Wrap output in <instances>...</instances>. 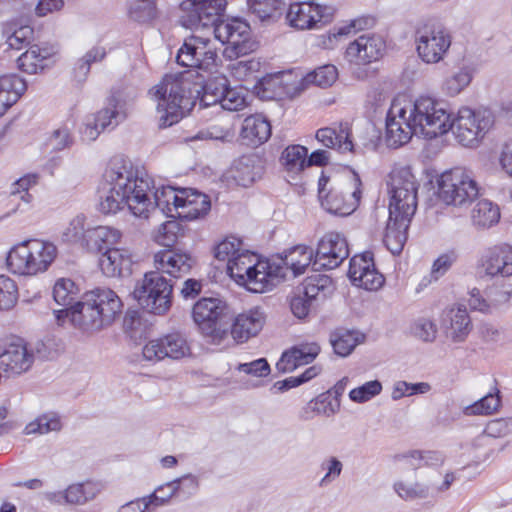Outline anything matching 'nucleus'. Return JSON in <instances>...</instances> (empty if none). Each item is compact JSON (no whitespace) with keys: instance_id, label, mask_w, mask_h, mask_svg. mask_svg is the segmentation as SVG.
I'll list each match as a JSON object with an SVG mask.
<instances>
[{"instance_id":"obj_51","label":"nucleus","mask_w":512,"mask_h":512,"mask_svg":"<svg viewBox=\"0 0 512 512\" xmlns=\"http://www.w3.org/2000/svg\"><path fill=\"white\" fill-rule=\"evenodd\" d=\"M332 288V279L329 276L315 275L306 279L303 295L313 301L320 295L325 297L327 293L332 291Z\"/></svg>"},{"instance_id":"obj_47","label":"nucleus","mask_w":512,"mask_h":512,"mask_svg":"<svg viewBox=\"0 0 512 512\" xmlns=\"http://www.w3.org/2000/svg\"><path fill=\"white\" fill-rule=\"evenodd\" d=\"M106 56V49L102 46H94L77 60L74 66V74L78 81H84L93 63L101 62Z\"/></svg>"},{"instance_id":"obj_8","label":"nucleus","mask_w":512,"mask_h":512,"mask_svg":"<svg viewBox=\"0 0 512 512\" xmlns=\"http://www.w3.org/2000/svg\"><path fill=\"white\" fill-rule=\"evenodd\" d=\"M173 283L159 271L144 274L133 290V296L144 309L156 315L165 314L172 304Z\"/></svg>"},{"instance_id":"obj_23","label":"nucleus","mask_w":512,"mask_h":512,"mask_svg":"<svg viewBox=\"0 0 512 512\" xmlns=\"http://www.w3.org/2000/svg\"><path fill=\"white\" fill-rule=\"evenodd\" d=\"M441 326L446 337L452 342H463L472 329L471 319L466 307L453 306L444 310Z\"/></svg>"},{"instance_id":"obj_49","label":"nucleus","mask_w":512,"mask_h":512,"mask_svg":"<svg viewBox=\"0 0 512 512\" xmlns=\"http://www.w3.org/2000/svg\"><path fill=\"white\" fill-rule=\"evenodd\" d=\"M182 482H187L188 486L195 491L198 487L196 477L192 475L184 476L183 478L173 480L158 487L153 494L150 495L152 499H160L159 504H165L171 499L180 489Z\"/></svg>"},{"instance_id":"obj_59","label":"nucleus","mask_w":512,"mask_h":512,"mask_svg":"<svg viewBox=\"0 0 512 512\" xmlns=\"http://www.w3.org/2000/svg\"><path fill=\"white\" fill-rule=\"evenodd\" d=\"M500 406V398L497 394H488L472 405L464 408L465 415H487L491 414Z\"/></svg>"},{"instance_id":"obj_7","label":"nucleus","mask_w":512,"mask_h":512,"mask_svg":"<svg viewBox=\"0 0 512 512\" xmlns=\"http://www.w3.org/2000/svg\"><path fill=\"white\" fill-rule=\"evenodd\" d=\"M495 116L489 109L462 107L455 118H449L450 130L456 140L465 147H477L491 130Z\"/></svg>"},{"instance_id":"obj_60","label":"nucleus","mask_w":512,"mask_h":512,"mask_svg":"<svg viewBox=\"0 0 512 512\" xmlns=\"http://www.w3.org/2000/svg\"><path fill=\"white\" fill-rule=\"evenodd\" d=\"M381 391V382L378 380H372L352 389L349 392V398L355 403H365L379 395Z\"/></svg>"},{"instance_id":"obj_22","label":"nucleus","mask_w":512,"mask_h":512,"mask_svg":"<svg viewBox=\"0 0 512 512\" xmlns=\"http://www.w3.org/2000/svg\"><path fill=\"white\" fill-rule=\"evenodd\" d=\"M194 10L189 15V22L194 32L213 34L214 27L222 20L219 16L224 11L226 0H193Z\"/></svg>"},{"instance_id":"obj_11","label":"nucleus","mask_w":512,"mask_h":512,"mask_svg":"<svg viewBox=\"0 0 512 512\" xmlns=\"http://www.w3.org/2000/svg\"><path fill=\"white\" fill-rule=\"evenodd\" d=\"M450 34L441 27L423 24L415 30L414 43L418 57L426 64H437L447 55L451 46Z\"/></svg>"},{"instance_id":"obj_33","label":"nucleus","mask_w":512,"mask_h":512,"mask_svg":"<svg viewBox=\"0 0 512 512\" xmlns=\"http://www.w3.org/2000/svg\"><path fill=\"white\" fill-rule=\"evenodd\" d=\"M240 136L249 145L262 144L271 136V125L261 114L250 115L243 121Z\"/></svg>"},{"instance_id":"obj_20","label":"nucleus","mask_w":512,"mask_h":512,"mask_svg":"<svg viewBox=\"0 0 512 512\" xmlns=\"http://www.w3.org/2000/svg\"><path fill=\"white\" fill-rule=\"evenodd\" d=\"M478 274L489 278L512 275V246L501 244L488 249L479 260Z\"/></svg>"},{"instance_id":"obj_56","label":"nucleus","mask_w":512,"mask_h":512,"mask_svg":"<svg viewBox=\"0 0 512 512\" xmlns=\"http://www.w3.org/2000/svg\"><path fill=\"white\" fill-rule=\"evenodd\" d=\"M180 230V224L176 220H169L162 223L153 232V239L159 245L171 247L176 243Z\"/></svg>"},{"instance_id":"obj_42","label":"nucleus","mask_w":512,"mask_h":512,"mask_svg":"<svg viewBox=\"0 0 512 512\" xmlns=\"http://www.w3.org/2000/svg\"><path fill=\"white\" fill-rule=\"evenodd\" d=\"M91 117L104 131L107 128H115L124 120L125 114L120 109L118 99L112 96L107 100L106 106Z\"/></svg>"},{"instance_id":"obj_43","label":"nucleus","mask_w":512,"mask_h":512,"mask_svg":"<svg viewBox=\"0 0 512 512\" xmlns=\"http://www.w3.org/2000/svg\"><path fill=\"white\" fill-rule=\"evenodd\" d=\"M257 255L243 249L239 254L229 260L227 264V272L229 276L239 285L244 281L245 276L248 274L255 262H258Z\"/></svg>"},{"instance_id":"obj_4","label":"nucleus","mask_w":512,"mask_h":512,"mask_svg":"<svg viewBox=\"0 0 512 512\" xmlns=\"http://www.w3.org/2000/svg\"><path fill=\"white\" fill-rule=\"evenodd\" d=\"M361 185V179L354 171L333 176L322 174L318 181L321 206L334 215H350L360 203Z\"/></svg>"},{"instance_id":"obj_44","label":"nucleus","mask_w":512,"mask_h":512,"mask_svg":"<svg viewBox=\"0 0 512 512\" xmlns=\"http://www.w3.org/2000/svg\"><path fill=\"white\" fill-rule=\"evenodd\" d=\"M62 428L60 417L55 413H45L29 422L24 428V434H47L58 432Z\"/></svg>"},{"instance_id":"obj_52","label":"nucleus","mask_w":512,"mask_h":512,"mask_svg":"<svg viewBox=\"0 0 512 512\" xmlns=\"http://www.w3.org/2000/svg\"><path fill=\"white\" fill-rule=\"evenodd\" d=\"M337 77V68L334 65L328 64L320 66L308 73L303 80L308 84H315L325 88L331 86L336 81Z\"/></svg>"},{"instance_id":"obj_36","label":"nucleus","mask_w":512,"mask_h":512,"mask_svg":"<svg viewBox=\"0 0 512 512\" xmlns=\"http://www.w3.org/2000/svg\"><path fill=\"white\" fill-rule=\"evenodd\" d=\"M97 485L92 482L70 485L64 492L49 493L47 498L60 502L64 499L69 504H84L86 501L93 499L98 493Z\"/></svg>"},{"instance_id":"obj_12","label":"nucleus","mask_w":512,"mask_h":512,"mask_svg":"<svg viewBox=\"0 0 512 512\" xmlns=\"http://www.w3.org/2000/svg\"><path fill=\"white\" fill-rule=\"evenodd\" d=\"M409 118L404 106V98H395L386 117V142L388 146L400 147L408 143L414 134L419 135Z\"/></svg>"},{"instance_id":"obj_1","label":"nucleus","mask_w":512,"mask_h":512,"mask_svg":"<svg viewBox=\"0 0 512 512\" xmlns=\"http://www.w3.org/2000/svg\"><path fill=\"white\" fill-rule=\"evenodd\" d=\"M153 188L154 181L144 168L128 159L114 157L107 164L99 185V210L115 214L127 206L135 217L147 219Z\"/></svg>"},{"instance_id":"obj_61","label":"nucleus","mask_w":512,"mask_h":512,"mask_svg":"<svg viewBox=\"0 0 512 512\" xmlns=\"http://www.w3.org/2000/svg\"><path fill=\"white\" fill-rule=\"evenodd\" d=\"M4 32L9 34L6 41L8 46L16 50H20L25 45L29 44L33 37V28L28 25H22L15 29L7 27Z\"/></svg>"},{"instance_id":"obj_32","label":"nucleus","mask_w":512,"mask_h":512,"mask_svg":"<svg viewBox=\"0 0 512 512\" xmlns=\"http://www.w3.org/2000/svg\"><path fill=\"white\" fill-rule=\"evenodd\" d=\"M315 137L323 146L337 149L341 153L352 152L354 148L347 124H340L338 128H320Z\"/></svg>"},{"instance_id":"obj_48","label":"nucleus","mask_w":512,"mask_h":512,"mask_svg":"<svg viewBox=\"0 0 512 512\" xmlns=\"http://www.w3.org/2000/svg\"><path fill=\"white\" fill-rule=\"evenodd\" d=\"M474 69L469 65L462 66L456 73L448 77L443 83V90L447 95L455 96L465 89L472 81Z\"/></svg>"},{"instance_id":"obj_62","label":"nucleus","mask_w":512,"mask_h":512,"mask_svg":"<svg viewBox=\"0 0 512 512\" xmlns=\"http://www.w3.org/2000/svg\"><path fill=\"white\" fill-rule=\"evenodd\" d=\"M241 251H243L242 241L238 238L230 237L226 238L215 247L214 255L219 261H227V264H229V260Z\"/></svg>"},{"instance_id":"obj_53","label":"nucleus","mask_w":512,"mask_h":512,"mask_svg":"<svg viewBox=\"0 0 512 512\" xmlns=\"http://www.w3.org/2000/svg\"><path fill=\"white\" fill-rule=\"evenodd\" d=\"M197 37L193 33L190 37L186 38L183 45L177 53V63L184 67L198 68L199 59L197 54Z\"/></svg>"},{"instance_id":"obj_41","label":"nucleus","mask_w":512,"mask_h":512,"mask_svg":"<svg viewBox=\"0 0 512 512\" xmlns=\"http://www.w3.org/2000/svg\"><path fill=\"white\" fill-rule=\"evenodd\" d=\"M197 37V54L199 60V69L211 71L217 65L218 54L211 35L206 33L194 32Z\"/></svg>"},{"instance_id":"obj_35","label":"nucleus","mask_w":512,"mask_h":512,"mask_svg":"<svg viewBox=\"0 0 512 512\" xmlns=\"http://www.w3.org/2000/svg\"><path fill=\"white\" fill-rule=\"evenodd\" d=\"M26 90L25 81L17 75L0 76V116L15 104Z\"/></svg>"},{"instance_id":"obj_31","label":"nucleus","mask_w":512,"mask_h":512,"mask_svg":"<svg viewBox=\"0 0 512 512\" xmlns=\"http://www.w3.org/2000/svg\"><path fill=\"white\" fill-rule=\"evenodd\" d=\"M132 255L127 249L108 248L99 258V267L108 277L121 276L122 272L129 270Z\"/></svg>"},{"instance_id":"obj_37","label":"nucleus","mask_w":512,"mask_h":512,"mask_svg":"<svg viewBox=\"0 0 512 512\" xmlns=\"http://www.w3.org/2000/svg\"><path fill=\"white\" fill-rule=\"evenodd\" d=\"M53 47L41 48L38 45H32L18 58V67L28 74H36L43 70L45 61L54 54Z\"/></svg>"},{"instance_id":"obj_16","label":"nucleus","mask_w":512,"mask_h":512,"mask_svg":"<svg viewBox=\"0 0 512 512\" xmlns=\"http://www.w3.org/2000/svg\"><path fill=\"white\" fill-rule=\"evenodd\" d=\"M332 14L331 7L303 1L290 4L286 19L291 27L305 30L314 28L321 21H329Z\"/></svg>"},{"instance_id":"obj_38","label":"nucleus","mask_w":512,"mask_h":512,"mask_svg":"<svg viewBox=\"0 0 512 512\" xmlns=\"http://www.w3.org/2000/svg\"><path fill=\"white\" fill-rule=\"evenodd\" d=\"M365 339L364 334L356 330L336 329L330 334V343L334 352L341 356L346 357L355 349V347L362 343Z\"/></svg>"},{"instance_id":"obj_34","label":"nucleus","mask_w":512,"mask_h":512,"mask_svg":"<svg viewBox=\"0 0 512 512\" xmlns=\"http://www.w3.org/2000/svg\"><path fill=\"white\" fill-rule=\"evenodd\" d=\"M181 189H175L172 186H161L152 189L151 204L152 207L147 211V218L150 213L156 208H159L162 213L175 217L178 204H180Z\"/></svg>"},{"instance_id":"obj_45","label":"nucleus","mask_w":512,"mask_h":512,"mask_svg":"<svg viewBox=\"0 0 512 512\" xmlns=\"http://www.w3.org/2000/svg\"><path fill=\"white\" fill-rule=\"evenodd\" d=\"M308 150L302 145H290L283 152L280 157L282 165L287 171L298 173L307 166Z\"/></svg>"},{"instance_id":"obj_9","label":"nucleus","mask_w":512,"mask_h":512,"mask_svg":"<svg viewBox=\"0 0 512 512\" xmlns=\"http://www.w3.org/2000/svg\"><path fill=\"white\" fill-rule=\"evenodd\" d=\"M214 40L226 45L223 54L232 60L247 55L257 48L248 22L232 17L222 19L213 30Z\"/></svg>"},{"instance_id":"obj_14","label":"nucleus","mask_w":512,"mask_h":512,"mask_svg":"<svg viewBox=\"0 0 512 512\" xmlns=\"http://www.w3.org/2000/svg\"><path fill=\"white\" fill-rule=\"evenodd\" d=\"M349 256L347 240L339 233H328L324 235L317 246L313 266L319 268H337Z\"/></svg>"},{"instance_id":"obj_6","label":"nucleus","mask_w":512,"mask_h":512,"mask_svg":"<svg viewBox=\"0 0 512 512\" xmlns=\"http://www.w3.org/2000/svg\"><path fill=\"white\" fill-rule=\"evenodd\" d=\"M404 106L419 135L432 139L450 131V113L444 102L430 96H420L414 101L404 98Z\"/></svg>"},{"instance_id":"obj_39","label":"nucleus","mask_w":512,"mask_h":512,"mask_svg":"<svg viewBox=\"0 0 512 512\" xmlns=\"http://www.w3.org/2000/svg\"><path fill=\"white\" fill-rule=\"evenodd\" d=\"M500 209L497 204L487 199L479 200L471 210V220L480 229L490 228L498 223Z\"/></svg>"},{"instance_id":"obj_10","label":"nucleus","mask_w":512,"mask_h":512,"mask_svg":"<svg viewBox=\"0 0 512 512\" xmlns=\"http://www.w3.org/2000/svg\"><path fill=\"white\" fill-rule=\"evenodd\" d=\"M478 193L472 172L461 167L445 171L438 180V196L448 205L463 206L473 201Z\"/></svg>"},{"instance_id":"obj_19","label":"nucleus","mask_w":512,"mask_h":512,"mask_svg":"<svg viewBox=\"0 0 512 512\" xmlns=\"http://www.w3.org/2000/svg\"><path fill=\"white\" fill-rule=\"evenodd\" d=\"M55 315L59 323H64L68 319L74 327L83 331H97L104 328L99 314L95 312L86 294L81 301L70 308L55 311Z\"/></svg>"},{"instance_id":"obj_25","label":"nucleus","mask_w":512,"mask_h":512,"mask_svg":"<svg viewBox=\"0 0 512 512\" xmlns=\"http://www.w3.org/2000/svg\"><path fill=\"white\" fill-rule=\"evenodd\" d=\"M194 260L188 253L175 250H162L154 255L155 271L162 275L166 273L174 278H181L188 274Z\"/></svg>"},{"instance_id":"obj_29","label":"nucleus","mask_w":512,"mask_h":512,"mask_svg":"<svg viewBox=\"0 0 512 512\" xmlns=\"http://www.w3.org/2000/svg\"><path fill=\"white\" fill-rule=\"evenodd\" d=\"M314 253L313 250L304 245H298L290 249L284 257L275 260L276 265L283 269V279L289 272L293 277L305 273L306 269L311 265Z\"/></svg>"},{"instance_id":"obj_40","label":"nucleus","mask_w":512,"mask_h":512,"mask_svg":"<svg viewBox=\"0 0 512 512\" xmlns=\"http://www.w3.org/2000/svg\"><path fill=\"white\" fill-rule=\"evenodd\" d=\"M122 237V233L113 227L98 226L92 229H87L86 243L92 248L101 251L104 247L113 248Z\"/></svg>"},{"instance_id":"obj_30","label":"nucleus","mask_w":512,"mask_h":512,"mask_svg":"<svg viewBox=\"0 0 512 512\" xmlns=\"http://www.w3.org/2000/svg\"><path fill=\"white\" fill-rule=\"evenodd\" d=\"M320 347L316 343H306L295 346L282 354L276 364L278 371L286 373L298 366L311 363L319 354Z\"/></svg>"},{"instance_id":"obj_18","label":"nucleus","mask_w":512,"mask_h":512,"mask_svg":"<svg viewBox=\"0 0 512 512\" xmlns=\"http://www.w3.org/2000/svg\"><path fill=\"white\" fill-rule=\"evenodd\" d=\"M385 41L375 34H363L350 42L346 48V59L356 65H367L378 61L385 52Z\"/></svg>"},{"instance_id":"obj_2","label":"nucleus","mask_w":512,"mask_h":512,"mask_svg":"<svg viewBox=\"0 0 512 512\" xmlns=\"http://www.w3.org/2000/svg\"><path fill=\"white\" fill-rule=\"evenodd\" d=\"M389 177V218L383 242L393 255H398L407 241V231L417 209L419 182L410 166H396Z\"/></svg>"},{"instance_id":"obj_54","label":"nucleus","mask_w":512,"mask_h":512,"mask_svg":"<svg viewBox=\"0 0 512 512\" xmlns=\"http://www.w3.org/2000/svg\"><path fill=\"white\" fill-rule=\"evenodd\" d=\"M393 488L397 495L405 501L424 499L429 495L428 486L419 482L405 483L397 481L394 483Z\"/></svg>"},{"instance_id":"obj_26","label":"nucleus","mask_w":512,"mask_h":512,"mask_svg":"<svg viewBox=\"0 0 512 512\" xmlns=\"http://www.w3.org/2000/svg\"><path fill=\"white\" fill-rule=\"evenodd\" d=\"M264 323L265 315L260 308L249 309L235 317L231 328V335L236 342L244 343L258 335Z\"/></svg>"},{"instance_id":"obj_15","label":"nucleus","mask_w":512,"mask_h":512,"mask_svg":"<svg viewBox=\"0 0 512 512\" xmlns=\"http://www.w3.org/2000/svg\"><path fill=\"white\" fill-rule=\"evenodd\" d=\"M34 355L21 338H11L0 347V367L11 375L26 372L33 364Z\"/></svg>"},{"instance_id":"obj_3","label":"nucleus","mask_w":512,"mask_h":512,"mask_svg":"<svg viewBox=\"0 0 512 512\" xmlns=\"http://www.w3.org/2000/svg\"><path fill=\"white\" fill-rule=\"evenodd\" d=\"M150 93L157 101L160 126L169 127L188 114L196 104L191 82L182 74L166 75Z\"/></svg>"},{"instance_id":"obj_17","label":"nucleus","mask_w":512,"mask_h":512,"mask_svg":"<svg viewBox=\"0 0 512 512\" xmlns=\"http://www.w3.org/2000/svg\"><path fill=\"white\" fill-rule=\"evenodd\" d=\"M225 309L224 303L217 298H202L195 303L192 317L202 334L212 337L220 334L219 322Z\"/></svg>"},{"instance_id":"obj_58","label":"nucleus","mask_w":512,"mask_h":512,"mask_svg":"<svg viewBox=\"0 0 512 512\" xmlns=\"http://www.w3.org/2000/svg\"><path fill=\"white\" fill-rule=\"evenodd\" d=\"M374 266L373 256L370 252L355 255L350 260L348 276L354 284Z\"/></svg>"},{"instance_id":"obj_28","label":"nucleus","mask_w":512,"mask_h":512,"mask_svg":"<svg viewBox=\"0 0 512 512\" xmlns=\"http://www.w3.org/2000/svg\"><path fill=\"white\" fill-rule=\"evenodd\" d=\"M512 433V420L505 418H498L489 421L486 424L484 431L479 434L472 442V447L478 451L483 450L478 455L479 458L489 457L494 449L492 446V440L496 438H502Z\"/></svg>"},{"instance_id":"obj_21","label":"nucleus","mask_w":512,"mask_h":512,"mask_svg":"<svg viewBox=\"0 0 512 512\" xmlns=\"http://www.w3.org/2000/svg\"><path fill=\"white\" fill-rule=\"evenodd\" d=\"M189 346L180 334H169L163 338L148 342L142 349L143 358L157 362L166 357L180 359L189 354Z\"/></svg>"},{"instance_id":"obj_46","label":"nucleus","mask_w":512,"mask_h":512,"mask_svg":"<svg viewBox=\"0 0 512 512\" xmlns=\"http://www.w3.org/2000/svg\"><path fill=\"white\" fill-rule=\"evenodd\" d=\"M228 79L224 75H217L203 86L204 94L200 100L205 106L219 104L227 88Z\"/></svg>"},{"instance_id":"obj_64","label":"nucleus","mask_w":512,"mask_h":512,"mask_svg":"<svg viewBox=\"0 0 512 512\" xmlns=\"http://www.w3.org/2000/svg\"><path fill=\"white\" fill-rule=\"evenodd\" d=\"M282 5L283 0H249L250 9L261 20L273 17Z\"/></svg>"},{"instance_id":"obj_50","label":"nucleus","mask_w":512,"mask_h":512,"mask_svg":"<svg viewBox=\"0 0 512 512\" xmlns=\"http://www.w3.org/2000/svg\"><path fill=\"white\" fill-rule=\"evenodd\" d=\"M78 289L71 279H58L53 287V298L57 304L64 308H70L75 303Z\"/></svg>"},{"instance_id":"obj_57","label":"nucleus","mask_w":512,"mask_h":512,"mask_svg":"<svg viewBox=\"0 0 512 512\" xmlns=\"http://www.w3.org/2000/svg\"><path fill=\"white\" fill-rule=\"evenodd\" d=\"M18 300V288L14 280L0 275V310L12 309Z\"/></svg>"},{"instance_id":"obj_13","label":"nucleus","mask_w":512,"mask_h":512,"mask_svg":"<svg viewBox=\"0 0 512 512\" xmlns=\"http://www.w3.org/2000/svg\"><path fill=\"white\" fill-rule=\"evenodd\" d=\"M283 268L275 260L260 259L252 266L239 285L253 293L271 291L283 280Z\"/></svg>"},{"instance_id":"obj_63","label":"nucleus","mask_w":512,"mask_h":512,"mask_svg":"<svg viewBox=\"0 0 512 512\" xmlns=\"http://www.w3.org/2000/svg\"><path fill=\"white\" fill-rule=\"evenodd\" d=\"M430 388V385L426 382L408 383L406 381H397L393 386L391 397L393 400H399L404 396L425 394Z\"/></svg>"},{"instance_id":"obj_24","label":"nucleus","mask_w":512,"mask_h":512,"mask_svg":"<svg viewBox=\"0 0 512 512\" xmlns=\"http://www.w3.org/2000/svg\"><path fill=\"white\" fill-rule=\"evenodd\" d=\"M85 294L95 312L99 314L103 326L111 325L122 309V302L118 295L108 288H96Z\"/></svg>"},{"instance_id":"obj_27","label":"nucleus","mask_w":512,"mask_h":512,"mask_svg":"<svg viewBox=\"0 0 512 512\" xmlns=\"http://www.w3.org/2000/svg\"><path fill=\"white\" fill-rule=\"evenodd\" d=\"M210 209L211 202L206 194L191 188L181 189L177 217L191 221L206 216Z\"/></svg>"},{"instance_id":"obj_5","label":"nucleus","mask_w":512,"mask_h":512,"mask_svg":"<svg viewBox=\"0 0 512 512\" xmlns=\"http://www.w3.org/2000/svg\"><path fill=\"white\" fill-rule=\"evenodd\" d=\"M57 253V247L50 241L24 240L9 250L6 257L7 269L16 275L35 276L48 270Z\"/></svg>"},{"instance_id":"obj_55","label":"nucleus","mask_w":512,"mask_h":512,"mask_svg":"<svg viewBox=\"0 0 512 512\" xmlns=\"http://www.w3.org/2000/svg\"><path fill=\"white\" fill-rule=\"evenodd\" d=\"M235 136L232 124L229 121H222L214 124L206 130L200 131L193 139H212L222 142H231Z\"/></svg>"}]
</instances>
